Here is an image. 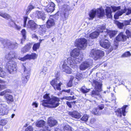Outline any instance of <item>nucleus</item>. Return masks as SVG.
<instances>
[{"mask_svg":"<svg viewBox=\"0 0 131 131\" xmlns=\"http://www.w3.org/2000/svg\"><path fill=\"white\" fill-rule=\"evenodd\" d=\"M27 26L28 28H30L32 31H35V30L38 27V25L32 20H30L28 21Z\"/></svg>","mask_w":131,"mask_h":131,"instance_id":"nucleus-19","label":"nucleus"},{"mask_svg":"<svg viewBox=\"0 0 131 131\" xmlns=\"http://www.w3.org/2000/svg\"><path fill=\"white\" fill-rule=\"evenodd\" d=\"M54 4L52 2H50L49 6L43 8V9L45 11H46L47 13H51L54 10Z\"/></svg>","mask_w":131,"mask_h":131,"instance_id":"nucleus-20","label":"nucleus"},{"mask_svg":"<svg viewBox=\"0 0 131 131\" xmlns=\"http://www.w3.org/2000/svg\"><path fill=\"white\" fill-rule=\"evenodd\" d=\"M115 23L117 25L118 28L120 29H122L124 26L123 23H121L117 21H115Z\"/></svg>","mask_w":131,"mask_h":131,"instance_id":"nucleus-37","label":"nucleus"},{"mask_svg":"<svg viewBox=\"0 0 131 131\" xmlns=\"http://www.w3.org/2000/svg\"><path fill=\"white\" fill-rule=\"evenodd\" d=\"M43 98L47 100H43L42 105L43 106L49 108H54L58 106L59 104V99L55 97L50 98L49 94H46L43 96Z\"/></svg>","mask_w":131,"mask_h":131,"instance_id":"nucleus-1","label":"nucleus"},{"mask_svg":"<svg viewBox=\"0 0 131 131\" xmlns=\"http://www.w3.org/2000/svg\"><path fill=\"white\" fill-rule=\"evenodd\" d=\"M23 68L24 69V72L22 74L21 79V84L25 86L28 81L30 78V68L28 66L27 63H25L23 64Z\"/></svg>","mask_w":131,"mask_h":131,"instance_id":"nucleus-4","label":"nucleus"},{"mask_svg":"<svg viewBox=\"0 0 131 131\" xmlns=\"http://www.w3.org/2000/svg\"><path fill=\"white\" fill-rule=\"evenodd\" d=\"M127 36L123 34V32H121L116 37L115 40L114 41V45L116 47H117L119 41H124L126 40Z\"/></svg>","mask_w":131,"mask_h":131,"instance_id":"nucleus-13","label":"nucleus"},{"mask_svg":"<svg viewBox=\"0 0 131 131\" xmlns=\"http://www.w3.org/2000/svg\"><path fill=\"white\" fill-rule=\"evenodd\" d=\"M30 59H35L37 58L38 54L35 53H32L30 54Z\"/></svg>","mask_w":131,"mask_h":131,"instance_id":"nucleus-44","label":"nucleus"},{"mask_svg":"<svg viewBox=\"0 0 131 131\" xmlns=\"http://www.w3.org/2000/svg\"><path fill=\"white\" fill-rule=\"evenodd\" d=\"M7 121L5 119H2L0 120V125H4L6 124Z\"/></svg>","mask_w":131,"mask_h":131,"instance_id":"nucleus-50","label":"nucleus"},{"mask_svg":"<svg viewBox=\"0 0 131 131\" xmlns=\"http://www.w3.org/2000/svg\"><path fill=\"white\" fill-rule=\"evenodd\" d=\"M32 105L33 106H34L35 107H38V105L37 103L36 102H34L32 104Z\"/></svg>","mask_w":131,"mask_h":131,"instance_id":"nucleus-60","label":"nucleus"},{"mask_svg":"<svg viewBox=\"0 0 131 131\" xmlns=\"http://www.w3.org/2000/svg\"><path fill=\"white\" fill-rule=\"evenodd\" d=\"M47 71L48 68L47 67H43L40 73V75L41 77H44L46 74L47 73Z\"/></svg>","mask_w":131,"mask_h":131,"instance_id":"nucleus-29","label":"nucleus"},{"mask_svg":"<svg viewBox=\"0 0 131 131\" xmlns=\"http://www.w3.org/2000/svg\"><path fill=\"white\" fill-rule=\"evenodd\" d=\"M131 55L130 52H127L123 54L122 56L123 57H127L130 56Z\"/></svg>","mask_w":131,"mask_h":131,"instance_id":"nucleus-49","label":"nucleus"},{"mask_svg":"<svg viewBox=\"0 0 131 131\" xmlns=\"http://www.w3.org/2000/svg\"><path fill=\"white\" fill-rule=\"evenodd\" d=\"M25 131H33V128L31 126H29L25 129Z\"/></svg>","mask_w":131,"mask_h":131,"instance_id":"nucleus-48","label":"nucleus"},{"mask_svg":"<svg viewBox=\"0 0 131 131\" xmlns=\"http://www.w3.org/2000/svg\"><path fill=\"white\" fill-rule=\"evenodd\" d=\"M74 79V78L73 76H71L70 79L67 84L68 86L69 87H71L72 86V81Z\"/></svg>","mask_w":131,"mask_h":131,"instance_id":"nucleus-40","label":"nucleus"},{"mask_svg":"<svg viewBox=\"0 0 131 131\" xmlns=\"http://www.w3.org/2000/svg\"><path fill=\"white\" fill-rule=\"evenodd\" d=\"M55 24L54 20L51 18L48 20L46 22V26L48 28H50L54 25Z\"/></svg>","mask_w":131,"mask_h":131,"instance_id":"nucleus-27","label":"nucleus"},{"mask_svg":"<svg viewBox=\"0 0 131 131\" xmlns=\"http://www.w3.org/2000/svg\"><path fill=\"white\" fill-rule=\"evenodd\" d=\"M98 30L101 29L100 31L103 32V33H105L108 35L111 38L114 37L117 34V31L114 30H110L105 28V27L104 25H101L98 27Z\"/></svg>","mask_w":131,"mask_h":131,"instance_id":"nucleus-12","label":"nucleus"},{"mask_svg":"<svg viewBox=\"0 0 131 131\" xmlns=\"http://www.w3.org/2000/svg\"><path fill=\"white\" fill-rule=\"evenodd\" d=\"M87 43V40L84 38L78 39L75 41V45L80 49L84 50L86 47Z\"/></svg>","mask_w":131,"mask_h":131,"instance_id":"nucleus-8","label":"nucleus"},{"mask_svg":"<svg viewBox=\"0 0 131 131\" xmlns=\"http://www.w3.org/2000/svg\"><path fill=\"white\" fill-rule=\"evenodd\" d=\"M31 47V45L30 43L28 44L22 49L21 51L24 53L25 52L29 51Z\"/></svg>","mask_w":131,"mask_h":131,"instance_id":"nucleus-31","label":"nucleus"},{"mask_svg":"<svg viewBox=\"0 0 131 131\" xmlns=\"http://www.w3.org/2000/svg\"><path fill=\"white\" fill-rule=\"evenodd\" d=\"M45 124V122L43 120H41L37 121L36 123V125L37 127H40L44 126Z\"/></svg>","mask_w":131,"mask_h":131,"instance_id":"nucleus-30","label":"nucleus"},{"mask_svg":"<svg viewBox=\"0 0 131 131\" xmlns=\"http://www.w3.org/2000/svg\"><path fill=\"white\" fill-rule=\"evenodd\" d=\"M50 83L55 90H61L60 86L62 84L61 82H58L57 79L52 80Z\"/></svg>","mask_w":131,"mask_h":131,"instance_id":"nucleus-17","label":"nucleus"},{"mask_svg":"<svg viewBox=\"0 0 131 131\" xmlns=\"http://www.w3.org/2000/svg\"><path fill=\"white\" fill-rule=\"evenodd\" d=\"M2 17L9 20H11L12 18V17L10 15L8 14L5 13H3Z\"/></svg>","mask_w":131,"mask_h":131,"instance_id":"nucleus-35","label":"nucleus"},{"mask_svg":"<svg viewBox=\"0 0 131 131\" xmlns=\"http://www.w3.org/2000/svg\"><path fill=\"white\" fill-rule=\"evenodd\" d=\"M93 113L95 115H100V114L99 112V110L96 108H95L92 111Z\"/></svg>","mask_w":131,"mask_h":131,"instance_id":"nucleus-47","label":"nucleus"},{"mask_svg":"<svg viewBox=\"0 0 131 131\" xmlns=\"http://www.w3.org/2000/svg\"><path fill=\"white\" fill-rule=\"evenodd\" d=\"M98 107L99 108L100 110H102L104 108V106L103 105L101 104L98 106Z\"/></svg>","mask_w":131,"mask_h":131,"instance_id":"nucleus-57","label":"nucleus"},{"mask_svg":"<svg viewBox=\"0 0 131 131\" xmlns=\"http://www.w3.org/2000/svg\"><path fill=\"white\" fill-rule=\"evenodd\" d=\"M5 93H11V90L9 89H6L5 91Z\"/></svg>","mask_w":131,"mask_h":131,"instance_id":"nucleus-62","label":"nucleus"},{"mask_svg":"<svg viewBox=\"0 0 131 131\" xmlns=\"http://www.w3.org/2000/svg\"><path fill=\"white\" fill-rule=\"evenodd\" d=\"M131 21V19L125 21L123 22L124 24L125 25H129Z\"/></svg>","mask_w":131,"mask_h":131,"instance_id":"nucleus-53","label":"nucleus"},{"mask_svg":"<svg viewBox=\"0 0 131 131\" xmlns=\"http://www.w3.org/2000/svg\"><path fill=\"white\" fill-rule=\"evenodd\" d=\"M6 105L4 104H0V115H4L5 114V112L4 111Z\"/></svg>","mask_w":131,"mask_h":131,"instance_id":"nucleus-32","label":"nucleus"},{"mask_svg":"<svg viewBox=\"0 0 131 131\" xmlns=\"http://www.w3.org/2000/svg\"><path fill=\"white\" fill-rule=\"evenodd\" d=\"M50 2H49L48 0H42V5L44 8H45L50 5Z\"/></svg>","mask_w":131,"mask_h":131,"instance_id":"nucleus-34","label":"nucleus"},{"mask_svg":"<svg viewBox=\"0 0 131 131\" xmlns=\"http://www.w3.org/2000/svg\"><path fill=\"white\" fill-rule=\"evenodd\" d=\"M10 21L9 22L8 24L11 27H13L15 24L14 21L13 20L12 18L11 20H9Z\"/></svg>","mask_w":131,"mask_h":131,"instance_id":"nucleus-46","label":"nucleus"},{"mask_svg":"<svg viewBox=\"0 0 131 131\" xmlns=\"http://www.w3.org/2000/svg\"><path fill=\"white\" fill-rule=\"evenodd\" d=\"M14 27L18 30H19L20 29L21 27L18 25H17L16 24H15Z\"/></svg>","mask_w":131,"mask_h":131,"instance_id":"nucleus-58","label":"nucleus"},{"mask_svg":"<svg viewBox=\"0 0 131 131\" xmlns=\"http://www.w3.org/2000/svg\"><path fill=\"white\" fill-rule=\"evenodd\" d=\"M89 118V116L86 114L84 115L81 118V120L82 121L86 122L87 121Z\"/></svg>","mask_w":131,"mask_h":131,"instance_id":"nucleus-43","label":"nucleus"},{"mask_svg":"<svg viewBox=\"0 0 131 131\" xmlns=\"http://www.w3.org/2000/svg\"><path fill=\"white\" fill-rule=\"evenodd\" d=\"M102 37V39L100 41V45L102 47L106 49H108L111 46L110 43L107 39L103 38L104 37H105V35H103Z\"/></svg>","mask_w":131,"mask_h":131,"instance_id":"nucleus-15","label":"nucleus"},{"mask_svg":"<svg viewBox=\"0 0 131 131\" xmlns=\"http://www.w3.org/2000/svg\"><path fill=\"white\" fill-rule=\"evenodd\" d=\"M92 86L94 87V88L97 92L94 91H93L91 93V95L93 97H94L96 99L97 98V96H100V95L99 92H101L102 90L101 89L102 84L101 82H98L94 80H92L91 82Z\"/></svg>","mask_w":131,"mask_h":131,"instance_id":"nucleus-5","label":"nucleus"},{"mask_svg":"<svg viewBox=\"0 0 131 131\" xmlns=\"http://www.w3.org/2000/svg\"><path fill=\"white\" fill-rule=\"evenodd\" d=\"M128 107V105H124L122 108H119L116 111V114L118 117H121L122 116V113L123 115H125V110L126 108Z\"/></svg>","mask_w":131,"mask_h":131,"instance_id":"nucleus-18","label":"nucleus"},{"mask_svg":"<svg viewBox=\"0 0 131 131\" xmlns=\"http://www.w3.org/2000/svg\"><path fill=\"white\" fill-rule=\"evenodd\" d=\"M81 91L83 93H86L89 92L90 90L89 89H87L84 86H83L80 89Z\"/></svg>","mask_w":131,"mask_h":131,"instance_id":"nucleus-41","label":"nucleus"},{"mask_svg":"<svg viewBox=\"0 0 131 131\" xmlns=\"http://www.w3.org/2000/svg\"><path fill=\"white\" fill-rule=\"evenodd\" d=\"M16 53L14 51H10L6 55L5 58L6 59L8 60H12L14 58L16 59Z\"/></svg>","mask_w":131,"mask_h":131,"instance_id":"nucleus-23","label":"nucleus"},{"mask_svg":"<svg viewBox=\"0 0 131 131\" xmlns=\"http://www.w3.org/2000/svg\"><path fill=\"white\" fill-rule=\"evenodd\" d=\"M42 130L43 131H50L49 129V128L47 126H45L43 127Z\"/></svg>","mask_w":131,"mask_h":131,"instance_id":"nucleus-55","label":"nucleus"},{"mask_svg":"<svg viewBox=\"0 0 131 131\" xmlns=\"http://www.w3.org/2000/svg\"><path fill=\"white\" fill-rule=\"evenodd\" d=\"M71 58H68L67 59H64L61 62L62 65V70L63 71L66 73L70 74L71 73L72 71L71 69L68 66L70 65L71 67L73 68H77V64L74 63L71 61Z\"/></svg>","mask_w":131,"mask_h":131,"instance_id":"nucleus-2","label":"nucleus"},{"mask_svg":"<svg viewBox=\"0 0 131 131\" xmlns=\"http://www.w3.org/2000/svg\"><path fill=\"white\" fill-rule=\"evenodd\" d=\"M125 33L127 36V38L131 37V30L130 29H126L125 31Z\"/></svg>","mask_w":131,"mask_h":131,"instance_id":"nucleus-42","label":"nucleus"},{"mask_svg":"<svg viewBox=\"0 0 131 131\" xmlns=\"http://www.w3.org/2000/svg\"><path fill=\"white\" fill-rule=\"evenodd\" d=\"M6 94L5 92V91H4L1 93H0V95L3 96Z\"/></svg>","mask_w":131,"mask_h":131,"instance_id":"nucleus-63","label":"nucleus"},{"mask_svg":"<svg viewBox=\"0 0 131 131\" xmlns=\"http://www.w3.org/2000/svg\"><path fill=\"white\" fill-rule=\"evenodd\" d=\"M93 65V60L90 59L82 62L80 65L79 68L80 70L83 71L90 69Z\"/></svg>","mask_w":131,"mask_h":131,"instance_id":"nucleus-9","label":"nucleus"},{"mask_svg":"<svg viewBox=\"0 0 131 131\" xmlns=\"http://www.w3.org/2000/svg\"><path fill=\"white\" fill-rule=\"evenodd\" d=\"M69 114L72 117L77 119L80 118L81 117L80 114L76 111L69 112Z\"/></svg>","mask_w":131,"mask_h":131,"instance_id":"nucleus-22","label":"nucleus"},{"mask_svg":"<svg viewBox=\"0 0 131 131\" xmlns=\"http://www.w3.org/2000/svg\"><path fill=\"white\" fill-rule=\"evenodd\" d=\"M5 97L6 102L8 104L14 101L13 96L11 95L5 94Z\"/></svg>","mask_w":131,"mask_h":131,"instance_id":"nucleus-28","label":"nucleus"},{"mask_svg":"<svg viewBox=\"0 0 131 131\" xmlns=\"http://www.w3.org/2000/svg\"><path fill=\"white\" fill-rule=\"evenodd\" d=\"M73 99L72 97H71L70 96H65L63 97L61 99L63 100L64 99H66L68 100H72Z\"/></svg>","mask_w":131,"mask_h":131,"instance_id":"nucleus-51","label":"nucleus"},{"mask_svg":"<svg viewBox=\"0 0 131 131\" xmlns=\"http://www.w3.org/2000/svg\"><path fill=\"white\" fill-rule=\"evenodd\" d=\"M34 8V6L32 5H29L26 10L27 14L29 13L32 9Z\"/></svg>","mask_w":131,"mask_h":131,"instance_id":"nucleus-45","label":"nucleus"},{"mask_svg":"<svg viewBox=\"0 0 131 131\" xmlns=\"http://www.w3.org/2000/svg\"><path fill=\"white\" fill-rule=\"evenodd\" d=\"M18 59L22 61H24L28 59L29 60H31L30 54H27L23 58L18 57Z\"/></svg>","mask_w":131,"mask_h":131,"instance_id":"nucleus-33","label":"nucleus"},{"mask_svg":"<svg viewBox=\"0 0 131 131\" xmlns=\"http://www.w3.org/2000/svg\"><path fill=\"white\" fill-rule=\"evenodd\" d=\"M2 43L5 47H7L11 49L16 48L18 47V44L16 43H13L9 40H4Z\"/></svg>","mask_w":131,"mask_h":131,"instance_id":"nucleus-14","label":"nucleus"},{"mask_svg":"<svg viewBox=\"0 0 131 131\" xmlns=\"http://www.w3.org/2000/svg\"><path fill=\"white\" fill-rule=\"evenodd\" d=\"M100 25L98 26L97 27V30L96 31H95L90 34V38L92 39L96 38L100 34V33L103 32H101L100 31L101 30V29H100L99 30H98V29H99V26Z\"/></svg>","mask_w":131,"mask_h":131,"instance_id":"nucleus-24","label":"nucleus"},{"mask_svg":"<svg viewBox=\"0 0 131 131\" xmlns=\"http://www.w3.org/2000/svg\"><path fill=\"white\" fill-rule=\"evenodd\" d=\"M80 51L78 48L74 49L70 53L71 57L69 58H71V61L72 62L76 64L82 60L83 55L80 54Z\"/></svg>","mask_w":131,"mask_h":131,"instance_id":"nucleus-3","label":"nucleus"},{"mask_svg":"<svg viewBox=\"0 0 131 131\" xmlns=\"http://www.w3.org/2000/svg\"><path fill=\"white\" fill-rule=\"evenodd\" d=\"M66 104H67V105L70 108H71V102H70L69 101H67L66 102Z\"/></svg>","mask_w":131,"mask_h":131,"instance_id":"nucleus-59","label":"nucleus"},{"mask_svg":"<svg viewBox=\"0 0 131 131\" xmlns=\"http://www.w3.org/2000/svg\"><path fill=\"white\" fill-rule=\"evenodd\" d=\"M6 75V73L4 71H2L0 73V76L2 78H4Z\"/></svg>","mask_w":131,"mask_h":131,"instance_id":"nucleus-52","label":"nucleus"},{"mask_svg":"<svg viewBox=\"0 0 131 131\" xmlns=\"http://www.w3.org/2000/svg\"><path fill=\"white\" fill-rule=\"evenodd\" d=\"M27 17H25L24 18V27H26V23L27 21Z\"/></svg>","mask_w":131,"mask_h":131,"instance_id":"nucleus-56","label":"nucleus"},{"mask_svg":"<svg viewBox=\"0 0 131 131\" xmlns=\"http://www.w3.org/2000/svg\"><path fill=\"white\" fill-rule=\"evenodd\" d=\"M39 28L38 31L39 34L43 36L46 32V28L45 25L41 26L38 25V28Z\"/></svg>","mask_w":131,"mask_h":131,"instance_id":"nucleus-21","label":"nucleus"},{"mask_svg":"<svg viewBox=\"0 0 131 131\" xmlns=\"http://www.w3.org/2000/svg\"><path fill=\"white\" fill-rule=\"evenodd\" d=\"M21 33L23 37L21 42V43H22L23 41L25 39L26 37V30L24 29H23L21 31Z\"/></svg>","mask_w":131,"mask_h":131,"instance_id":"nucleus-36","label":"nucleus"},{"mask_svg":"<svg viewBox=\"0 0 131 131\" xmlns=\"http://www.w3.org/2000/svg\"><path fill=\"white\" fill-rule=\"evenodd\" d=\"M36 15L37 18L41 19L42 20H44L46 18L45 15L43 12L38 11H36Z\"/></svg>","mask_w":131,"mask_h":131,"instance_id":"nucleus-26","label":"nucleus"},{"mask_svg":"<svg viewBox=\"0 0 131 131\" xmlns=\"http://www.w3.org/2000/svg\"><path fill=\"white\" fill-rule=\"evenodd\" d=\"M64 7L65 8L64 10H69L70 9V7L69 6L67 5H64Z\"/></svg>","mask_w":131,"mask_h":131,"instance_id":"nucleus-54","label":"nucleus"},{"mask_svg":"<svg viewBox=\"0 0 131 131\" xmlns=\"http://www.w3.org/2000/svg\"><path fill=\"white\" fill-rule=\"evenodd\" d=\"M32 37L33 38H35L37 39H38V37L35 34H32Z\"/></svg>","mask_w":131,"mask_h":131,"instance_id":"nucleus-64","label":"nucleus"},{"mask_svg":"<svg viewBox=\"0 0 131 131\" xmlns=\"http://www.w3.org/2000/svg\"><path fill=\"white\" fill-rule=\"evenodd\" d=\"M95 119L94 118H92L91 119L90 122L91 124H93L95 122Z\"/></svg>","mask_w":131,"mask_h":131,"instance_id":"nucleus-61","label":"nucleus"},{"mask_svg":"<svg viewBox=\"0 0 131 131\" xmlns=\"http://www.w3.org/2000/svg\"><path fill=\"white\" fill-rule=\"evenodd\" d=\"M57 123V121L52 118H48L47 121V123L49 126L52 127L56 125Z\"/></svg>","mask_w":131,"mask_h":131,"instance_id":"nucleus-25","label":"nucleus"},{"mask_svg":"<svg viewBox=\"0 0 131 131\" xmlns=\"http://www.w3.org/2000/svg\"><path fill=\"white\" fill-rule=\"evenodd\" d=\"M83 75L82 74L79 73H77L76 74V77L75 78H74V79L75 80L76 79L78 80V81H79L80 79L82 78H84Z\"/></svg>","mask_w":131,"mask_h":131,"instance_id":"nucleus-38","label":"nucleus"},{"mask_svg":"<svg viewBox=\"0 0 131 131\" xmlns=\"http://www.w3.org/2000/svg\"><path fill=\"white\" fill-rule=\"evenodd\" d=\"M120 9L121 7L120 6H116L112 5L110 7L107 6L105 9L106 15L108 18H111L112 17V9L113 12H115Z\"/></svg>","mask_w":131,"mask_h":131,"instance_id":"nucleus-10","label":"nucleus"},{"mask_svg":"<svg viewBox=\"0 0 131 131\" xmlns=\"http://www.w3.org/2000/svg\"><path fill=\"white\" fill-rule=\"evenodd\" d=\"M40 46L39 43H36L34 44L32 47L33 50L35 51H36L39 48Z\"/></svg>","mask_w":131,"mask_h":131,"instance_id":"nucleus-39","label":"nucleus"},{"mask_svg":"<svg viewBox=\"0 0 131 131\" xmlns=\"http://www.w3.org/2000/svg\"><path fill=\"white\" fill-rule=\"evenodd\" d=\"M97 12V15L100 18L103 17L105 14L104 9L102 7L97 9H94L91 10L89 13V20H92L95 16Z\"/></svg>","mask_w":131,"mask_h":131,"instance_id":"nucleus-6","label":"nucleus"},{"mask_svg":"<svg viewBox=\"0 0 131 131\" xmlns=\"http://www.w3.org/2000/svg\"><path fill=\"white\" fill-rule=\"evenodd\" d=\"M6 68L9 73L13 74L17 70V66L16 63L14 61H9L7 63Z\"/></svg>","mask_w":131,"mask_h":131,"instance_id":"nucleus-11","label":"nucleus"},{"mask_svg":"<svg viewBox=\"0 0 131 131\" xmlns=\"http://www.w3.org/2000/svg\"><path fill=\"white\" fill-rule=\"evenodd\" d=\"M104 55V51L92 49L91 51L90 56L93 58L94 60H96L98 59L102 58Z\"/></svg>","mask_w":131,"mask_h":131,"instance_id":"nucleus-7","label":"nucleus"},{"mask_svg":"<svg viewBox=\"0 0 131 131\" xmlns=\"http://www.w3.org/2000/svg\"><path fill=\"white\" fill-rule=\"evenodd\" d=\"M126 12V15H128L131 13V8H129L127 9L125 8L122 9L121 10L118 11L114 15V17L115 19L118 18V17L122 15L123 14Z\"/></svg>","mask_w":131,"mask_h":131,"instance_id":"nucleus-16","label":"nucleus"}]
</instances>
